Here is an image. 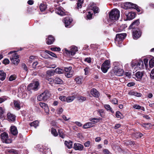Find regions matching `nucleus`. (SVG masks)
<instances>
[{
    "instance_id": "nucleus-1",
    "label": "nucleus",
    "mask_w": 154,
    "mask_h": 154,
    "mask_svg": "<svg viewBox=\"0 0 154 154\" xmlns=\"http://www.w3.org/2000/svg\"><path fill=\"white\" fill-rule=\"evenodd\" d=\"M131 67L134 68L136 71L142 69L144 68L143 61L141 60L138 61L133 60L131 62Z\"/></svg>"
},
{
    "instance_id": "nucleus-2",
    "label": "nucleus",
    "mask_w": 154,
    "mask_h": 154,
    "mask_svg": "<svg viewBox=\"0 0 154 154\" xmlns=\"http://www.w3.org/2000/svg\"><path fill=\"white\" fill-rule=\"evenodd\" d=\"M78 51V48L74 46H71L69 50L66 48L63 50L64 54L68 57H70L75 55Z\"/></svg>"
},
{
    "instance_id": "nucleus-3",
    "label": "nucleus",
    "mask_w": 154,
    "mask_h": 154,
    "mask_svg": "<svg viewBox=\"0 0 154 154\" xmlns=\"http://www.w3.org/2000/svg\"><path fill=\"white\" fill-rule=\"evenodd\" d=\"M16 52V51H11L8 53V55L12 54L11 56L10 57V59L12 63L15 65H17L20 62L19 59V56L15 53Z\"/></svg>"
},
{
    "instance_id": "nucleus-4",
    "label": "nucleus",
    "mask_w": 154,
    "mask_h": 154,
    "mask_svg": "<svg viewBox=\"0 0 154 154\" xmlns=\"http://www.w3.org/2000/svg\"><path fill=\"white\" fill-rule=\"evenodd\" d=\"M113 64L114 66V70L115 74L118 76L122 75L124 71L121 68V65L117 62H114Z\"/></svg>"
},
{
    "instance_id": "nucleus-5",
    "label": "nucleus",
    "mask_w": 154,
    "mask_h": 154,
    "mask_svg": "<svg viewBox=\"0 0 154 154\" xmlns=\"http://www.w3.org/2000/svg\"><path fill=\"white\" fill-rule=\"evenodd\" d=\"M109 18L111 20L114 21L117 20L120 17L119 11L117 9H114L110 12Z\"/></svg>"
},
{
    "instance_id": "nucleus-6",
    "label": "nucleus",
    "mask_w": 154,
    "mask_h": 154,
    "mask_svg": "<svg viewBox=\"0 0 154 154\" xmlns=\"http://www.w3.org/2000/svg\"><path fill=\"white\" fill-rule=\"evenodd\" d=\"M126 36V34L125 33L116 34L115 42L118 46L120 47L122 46V40L125 38Z\"/></svg>"
},
{
    "instance_id": "nucleus-7",
    "label": "nucleus",
    "mask_w": 154,
    "mask_h": 154,
    "mask_svg": "<svg viewBox=\"0 0 154 154\" xmlns=\"http://www.w3.org/2000/svg\"><path fill=\"white\" fill-rule=\"evenodd\" d=\"M50 96L51 94L49 91L46 90L38 96L37 99L39 101L46 100L50 97Z\"/></svg>"
},
{
    "instance_id": "nucleus-8",
    "label": "nucleus",
    "mask_w": 154,
    "mask_h": 154,
    "mask_svg": "<svg viewBox=\"0 0 154 154\" xmlns=\"http://www.w3.org/2000/svg\"><path fill=\"white\" fill-rule=\"evenodd\" d=\"M1 139L2 142L5 143H10L12 142V140L9 137L8 134L5 132L1 134Z\"/></svg>"
},
{
    "instance_id": "nucleus-9",
    "label": "nucleus",
    "mask_w": 154,
    "mask_h": 154,
    "mask_svg": "<svg viewBox=\"0 0 154 154\" xmlns=\"http://www.w3.org/2000/svg\"><path fill=\"white\" fill-rule=\"evenodd\" d=\"M39 85V83L38 82H33L28 85L27 87V89L29 91H37L38 89Z\"/></svg>"
},
{
    "instance_id": "nucleus-10",
    "label": "nucleus",
    "mask_w": 154,
    "mask_h": 154,
    "mask_svg": "<svg viewBox=\"0 0 154 154\" xmlns=\"http://www.w3.org/2000/svg\"><path fill=\"white\" fill-rule=\"evenodd\" d=\"M110 67V62L108 60L105 61L101 67L102 71L104 73L106 72L108 69Z\"/></svg>"
},
{
    "instance_id": "nucleus-11",
    "label": "nucleus",
    "mask_w": 154,
    "mask_h": 154,
    "mask_svg": "<svg viewBox=\"0 0 154 154\" xmlns=\"http://www.w3.org/2000/svg\"><path fill=\"white\" fill-rule=\"evenodd\" d=\"M132 30L133 38L134 39H137L141 36V32L138 29H133Z\"/></svg>"
},
{
    "instance_id": "nucleus-12",
    "label": "nucleus",
    "mask_w": 154,
    "mask_h": 154,
    "mask_svg": "<svg viewBox=\"0 0 154 154\" xmlns=\"http://www.w3.org/2000/svg\"><path fill=\"white\" fill-rule=\"evenodd\" d=\"M144 73L143 72L138 71L133 75V78H134L137 81H140L141 80L143 76Z\"/></svg>"
},
{
    "instance_id": "nucleus-13",
    "label": "nucleus",
    "mask_w": 154,
    "mask_h": 154,
    "mask_svg": "<svg viewBox=\"0 0 154 154\" xmlns=\"http://www.w3.org/2000/svg\"><path fill=\"white\" fill-rule=\"evenodd\" d=\"M72 21V18L69 16L65 18L63 20L66 27H70Z\"/></svg>"
},
{
    "instance_id": "nucleus-14",
    "label": "nucleus",
    "mask_w": 154,
    "mask_h": 154,
    "mask_svg": "<svg viewBox=\"0 0 154 154\" xmlns=\"http://www.w3.org/2000/svg\"><path fill=\"white\" fill-rule=\"evenodd\" d=\"M124 6L125 9L133 8H136L137 5L130 2H126L124 4Z\"/></svg>"
},
{
    "instance_id": "nucleus-15",
    "label": "nucleus",
    "mask_w": 154,
    "mask_h": 154,
    "mask_svg": "<svg viewBox=\"0 0 154 154\" xmlns=\"http://www.w3.org/2000/svg\"><path fill=\"white\" fill-rule=\"evenodd\" d=\"M56 13L60 16H64L65 15L64 9L61 7H59L57 8L55 10Z\"/></svg>"
},
{
    "instance_id": "nucleus-16",
    "label": "nucleus",
    "mask_w": 154,
    "mask_h": 154,
    "mask_svg": "<svg viewBox=\"0 0 154 154\" xmlns=\"http://www.w3.org/2000/svg\"><path fill=\"white\" fill-rule=\"evenodd\" d=\"M135 13L134 12H131L128 14L126 13V15L127 17V19L129 20H132L134 19L135 17Z\"/></svg>"
},
{
    "instance_id": "nucleus-17",
    "label": "nucleus",
    "mask_w": 154,
    "mask_h": 154,
    "mask_svg": "<svg viewBox=\"0 0 154 154\" xmlns=\"http://www.w3.org/2000/svg\"><path fill=\"white\" fill-rule=\"evenodd\" d=\"M39 105L42 108L44 109L46 113L47 114L48 113L49 110L47 104L41 102L39 103Z\"/></svg>"
},
{
    "instance_id": "nucleus-18",
    "label": "nucleus",
    "mask_w": 154,
    "mask_h": 154,
    "mask_svg": "<svg viewBox=\"0 0 154 154\" xmlns=\"http://www.w3.org/2000/svg\"><path fill=\"white\" fill-rule=\"evenodd\" d=\"M74 148L75 150H82L83 149V146L79 143H75L74 144Z\"/></svg>"
},
{
    "instance_id": "nucleus-19",
    "label": "nucleus",
    "mask_w": 154,
    "mask_h": 154,
    "mask_svg": "<svg viewBox=\"0 0 154 154\" xmlns=\"http://www.w3.org/2000/svg\"><path fill=\"white\" fill-rule=\"evenodd\" d=\"M7 118L9 121H15L16 116L13 114L10 113H8L7 114Z\"/></svg>"
},
{
    "instance_id": "nucleus-20",
    "label": "nucleus",
    "mask_w": 154,
    "mask_h": 154,
    "mask_svg": "<svg viewBox=\"0 0 154 154\" xmlns=\"http://www.w3.org/2000/svg\"><path fill=\"white\" fill-rule=\"evenodd\" d=\"M54 37L52 35H49L48 39H46L47 44L49 45L52 44L54 42Z\"/></svg>"
},
{
    "instance_id": "nucleus-21",
    "label": "nucleus",
    "mask_w": 154,
    "mask_h": 154,
    "mask_svg": "<svg viewBox=\"0 0 154 154\" xmlns=\"http://www.w3.org/2000/svg\"><path fill=\"white\" fill-rule=\"evenodd\" d=\"M91 94L93 96L96 97H98L99 95V92L95 88H93L91 90Z\"/></svg>"
},
{
    "instance_id": "nucleus-22",
    "label": "nucleus",
    "mask_w": 154,
    "mask_h": 154,
    "mask_svg": "<svg viewBox=\"0 0 154 154\" xmlns=\"http://www.w3.org/2000/svg\"><path fill=\"white\" fill-rule=\"evenodd\" d=\"M94 123L92 122H88L85 123L83 126V128L85 129L94 126Z\"/></svg>"
},
{
    "instance_id": "nucleus-23",
    "label": "nucleus",
    "mask_w": 154,
    "mask_h": 154,
    "mask_svg": "<svg viewBox=\"0 0 154 154\" xmlns=\"http://www.w3.org/2000/svg\"><path fill=\"white\" fill-rule=\"evenodd\" d=\"M140 23L139 20H137L134 21L129 27V29H131V28L134 29L135 26H137Z\"/></svg>"
},
{
    "instance_id": "nucleus-24",
    "label": "nucleus",
    "mask_w": 154,
    "mask_h": 154,
    "mask_svg": "<svg viewBox=\"0 0 154 154\" xmlns=\"http://www.w3.org/2000/svg\"><path fill=\"white\" fill-rule=\"evenodd\" d=\"M11 133L14 135H17L18 133L17 128L14 126H12L11 127Z\"/></svg>"
},
{
    "instance_id": "nucleus-25",
    "label": "nucleus",
    "mask_w": 154,
    "mask_h": 154,
    "mask_svg": "<svg viewBox=\"0 0 154 154\" xmlns=\"http://www.w3.org/2000/svg\"><path fill=\"white\" fill-rule=\"evenodd\" d=\"M54 82L57 84H61L63 83V81L60 78L56 77L54 79Z\"/></svg>"
},
{
    "instance_id": "nucleus-26",
    "label": "nucleus",
    "mask_w": 154,
    "mask_h": 154,
    "mask_svg": "<svg viewBox=\"0 0 154 154\" xmlns=\"http://www.w3.org/2000/svg\"><path fill=\"white\" fill-rule=\"evenodd\" d=\"M6 77V73L3 71L0 70V79L1 81L5 80Z\"/></svg>"
},
{
    "instance_id": "nucleus-27",
    "label": "nucleus",
    "mask_w": 154,
    "mask_h": 154,
    "mask_svg": "<svg viewBox=\"0 0 154 154\" xmlns=\"http://www.w3.org/2000/svg\"><path fill=\"white\" fill-rule=\"evenodd\" d=\"M75 98V97L74 96H69L66 97V102L67 103H70Z\"/></svg>"
},
{
    "instance_id": "nucleus-28",
    "label": "nucleus",
    "mask_w": 154,
    "mask_h": 154,
    "mask_svg": "<svg viewBox=\"0 0 154 154\" xmlns=\"http://www.w3.org/2000/svg\"><path fill=\"white\" fill-rule=\"evenodd\" d=\"M14 105L15 108L19 110L20 108V102L17 101H14Z\"/></svg>"
},
{
    "instance_id": "nucleus-29",
    "label": "nucleus",
    "mask_w": 154,
    "mask_h": 154,
    "mask_svg": "<svg viewBox=\"0 0 154 154\" xmlns=\"http://www.w3.org/2000/svg\"><path fill=\"white\" fill-rule=\"evenodd\" d=\"M83 78L82 76H78L75 79V81L77 84H81L82 83V81Z\"/></svg>"
},
{
    "instance_id": "nucleus-30",
    "label": "nucleus",
    "mask_w": 154,
    "mask_h": 154,
    "mask_svg": "<svg viewBox=\"0 0 154 154\" xmlns=\"http://www.w3.org/2000/svg\"><path fill=\"white\" fill-rule=\"evenodd\" d=\"M124 29L123 27L122 26H117L113 28V30L116 32H119L122 31Z\"/></svg>"
},
{
    "instance_id": "nucleus-31",
    "label": "nucleus",
    "mask_w": 154,
    "mask_h": 154,
    "mask_svg": "<svg viewBox=\"0 0 154 154\" xmlns=\"http://www.w3.org/2000/svg\"><path fill=\"white\" fill-rule=\"evenodd\" d=\"M64 144L69 149L71 148L72 147V143L71 141L69 140V141H65Z\"/></svg>"
},
{
    "instance_id": "nucleus-32",
    "label": "nucleus",
    "mask_w": 154,
    "mask_h": 154,
    "mask_svg": "<svg viewBox=\"0 0 154 154\" xmlns=\"http://www.w3.org/2000/svg\"><path fill=\"white\" fill-rule=\"evenodd\" d=\"M58 133L60 137L62 138H63L65 137V132L62 129L59 130Z\"/></svg>"
},
{
    "instance_id": "nucleus-33",
    "label": "nucleus",
    "mask_w": 154,
    "mask_h": 154,
    "mask_svg": "<svg viewBox=\"0 0 154 154\" xmlns=\"http://www.w3.org/2000/svg\"><path fill=\"white\" fill-rule=\"evenodd\" d=\"M83 0H78L77 3V8L78 9H79L81 8L82 7V5L83 3Z\"/></svg>"
},
{
    "instance_id": "nucleus-34",
    "label": "nucleus",
    "mask_w": 154,
    "mask_h": 154,
    "mask_svg": "<svg viewBox=\"0 0 154 154\" xmlns=\"http://www.w3.org/2000/svg\"><path fill=\"white\" fill-rule=\"evenodd\" d=\"M54 71L55 73L58 74H62L64 72L63 69L59 68H56Z\"/></svg>"
},
{
    "instance_id": "nucleus-35",
    "label": "nucleus",
    "mask_w": 154,
    "mask_h": 154,
    "mask_svg": "<svg viewBox=\"0 0 154 154\" xmlns=\"http://www.w3.org/2000/svg\"><path fill=\"white\" fill-rule=\"evenodd\" d=\"M54 71L52 69H50L46 71L47 74L49 76H51L54 75Z\"/></svg>"
},
{
    "instance_id": "nucleus-36",
    "label": "nucleus",
    "mask_w": 154,
    "mask_h": 154,
    "mask_svg": "<svg viewBox=\"0 0 154 154\" xmlns=\"http://www.w3.org/2000/svg\"><path fill=\"white\" fill-rule=\"evenodd\" d=\"M39 122L38 121H35L33 122H31L30 125L31 126L34 127L36 128L38 125Z\"/></svg>"
},
{
    "instance_id": "nucleus-37",
    "label": "nucleus",
    "mask_w": 154,
    "mask_h": 154,
    "mask_svg": "<svg viewBox=\"0 0 154 154\" xmlns=\"http://www.w3.org/2000/svg\"><path fill=\"white\" fill-rule=\"evenodd\" d=\"M91 9L93 11L94 14L98 13L99 11V8L96 6H94L93 7H91Z\"/></svg>"
},
{
    "instance_id": "nucleus-38",
    "label": "nucleus",
    "mask_w": 154,
    "mask_h": 154,
    "mask_svg": "<svg viewBox=\"0 0 154 154\" xmlns=\"http://www.w3.org/2000/svg\"><path fill=\"white\" fill-rule=\"evenodd\" d=\"M149 64L150 68H152L154 66V57H153L149 60Z\"/></svg>"
},
{
    "instance_id": "nucleus-39",
    "label": "nucleus",
    "mask_w": 154,
    "mask_h": 154,
    "mask_svg": "<svg viewBox=\"0 0 154 154\" xmlns=\"http://www.w3.org/2000/svg\"><path fill=\"white\" fill-rule=\"evenodd\" d=\"M51 133L54 136L56 137L58 135V133L56 129L53 128H51Z\"/></svg>"
},
{
    "instance_id": "nucleus-40",
    "label": "nucleus",
    "mask_w": 154,
    "mask_h": 154,
    "mask_svg": "<svg viewBox=\"0 0 154 154\" xmlns=\"http://www.w3.org/2000/svg\"><path fill=\"white\" fill-rule=\"evenodd\" d=\"M133 135L136 138H138L141 137L143 136V134L140 132H136L134 133Z\"/></svg>"
},
{
    "instance_id": "nucleus-41",
    "label": "nucleus",
    "mask_w": 154,
    "mask_h": 154,
    "mask_svg": "<svg viewBox=\"0 0 154 154\" xmlns=\"http://www.w3.org/2000/svg\"><path fill=\"white\" fill-rule=\"evenodd\" d=\"M40 8L41 11H43L46 9V5L45 4L42 3L40 5Z\"/></svg>"
},
{
    "instance_id": "nucleus-42",
    "label": "nucleus",
    "mask_w": 154,
    "mask_h": 154,
    "mask_svg": "<svg viewBox=\"0 0 154 154\" xmlns=\"http://www.w3.org/2000/svg\"><path fill=\"white\" fill-rule=\"evenodd\" d=\"M104 107L107 110L110 111L112 113L113 112V111H112L109 105L108 104H104Z\"/></svg>"
},
{
    "instance_id": "nucleus-43",
    "label": "nucleus",
    "mask_w": 154,
    "mask_h": 154,
    "mask_svg": "<svg viewBox=\"0 0 154 154\" xmlns=\"http://www.w3.org/2000/svg\"><path fill=\"white\" fill-rule=\"evenodd\" d=\"M73 72L72 71H70V72H67L65 73V75L66 77L68 78L71 77L73 75Z\"/></svg>"
},
{
    "instance_id": "nucleus-44",
    "label": "nucleus",
    "mask_w": 154,
    "mask_h": 154,
    "mask_svg": "<svg viewBox=\"0 0 154 154\" xmlns=\"http://www.w3.org/2000/svg\"><path fill=\"white\" fill-rule=\"evenodd\" d=\"M78 100L81 102H82L86 100V98L83 96H79L77 97Z\"/></svg>"
},
{
    "instance_id": "nucleus-45",
    "label": "nucleus",
    "mask_w": 154,
    "mask_h": 154,
    "mask_svg": "<svg viewBox=\"0 0 154 154\" xmlns=\"http://www.w3.org/2000/svg\"><path fill=\"white\" fill-rule=\"evenodd\" d=\"M148 60L147 58H145L143 60V63H144V64L145 65V67L146 69H147V68L148 67Z\"/></svg>"
},
{
    "instance_id": "nucleus-46",
    "label": "nucleus",
    "mask_w": 154,
    "mask_h": 154,
    "mask_svg": "<svg viewBox=\"0 0 154 154\" xmlns=\"http://www.w3.org/2000/svg\"><path fill=\"white\" fill-rule=\"evenodd\" d=\"M16 76L15 75H11L9 78V81H13L16 79Z\"/></svg>"
},
{
    "instance_id": "nucleus-47",
    "label": "nucleus",
    "mask_w": 154,
    "mask_h": 154,
    "mask_svg": "<svg viewBox=\"0 0 154 154\" xmlns=\"http://www.w3.org/2000/svg\"><path fill=\"white\" fill-rule=\"evenodd\" d=\"M45 52L49 54L51 56L53 57H57V56L54 53L52 52H51L49 51H46Z\"/></svg>"
},
{
    "instance_id": "nucleus-48",
    "label": "nucleus",
    "mask_w": 154,
    "mask_h": 154,
    "mask_svg": "<svg viewBox=\"0 0 154 154\" xmlns=\"http://www.w3.org/2000/svg\"><path fill=\"white\" fill-rule=\"evenodd\" d=\"M7 151L8 152H12L14 154H17L18 153L17 151L14 149H8L7 150Z\"/></svg>"
},
{
    "instance_id": "nucleus-49",
    "label": "nucleus",
    "mask_w": 154,
    "mask_h": 154,
    "mask_svg": "<svg viewBox=\"0 0 154 154\" xmlns=\"http://www.w3.org/2000/svg\"><path fill=\"white\" fill-rule=\"evenodd\" d=\"M72 69V67L71 66H69L65 67L64 68V70L66 72L65 73L70 72V71H72L71 70Z\"/></svg>"
},
{
    "instance_id": "nucleus-50",
    "label": "nucleus",
    "mask_w": 154,
    "mask_h": 154,
    "mask_svg": "<svg viewBox=\"0 0 154 154\" xmlns=\"http://www.w3.org/2000/svg\"><path fill=\"white\" fill-rule=\"evenodd\" d=\"M63 109L62 107H60L58 108L57 109V112L58 114H60L62 113Z\"/></svg>"
},
{
    "instance_id": "nucleus-51",
    "label": "nucleus",
    "mask_w": 154,
    "mask_h": 154,
    "mask_svg": "<svg viewBox=\"0 0 154 154\" xmlns=\"http://www.w3.org/2000/svg\"><path fill=\"white\" fill-rule=\"evenodd\" d=\"M116 117L117 118L121 119L122 114L119 111H117L116 112Z\"/></svg>"
},
{
    "instance_id": "nucleus-52",
    "label": "nucleus",
    "mask_w": 154,
    "mask_h": 154,
    "mask_svg": "<svg viewBox=\"0 0 154 154\" xmlns=\"http://www.w3.org/2000/svg\"><path fill=\"white\" fill-rule=\"evenodd\" d=\"M44 152L45 154H51L50 149H44Z\"/></svg>"
},
{
    "instance_id": "nucleus-53",
    "label": "nucleus",
    "mask_w": 154,
    "mask_h": 154,
    "mask_svg": "<svg viewBox=\"0 0 154 154\" xmlns=\"http://www.w3.org/2000/svg\"><path fill=\"white\" fill-rule=\"evenodd\" d=\"M89 120L94 123H97L98 122V119L96 118L90 119H89Z\"/></svg>"
},
{
    "instance_id": "nucleus-54",
    "label": "nucleus",
    "mask_w": 154,
    "mask_h": 154,
    "mask_svg": "<svg viewBox=\"0 0 154 154\" xmlns=\"http://www.w3.org/2000/svg\"><path fill=\"white\" fill-rule=\"evenodd\" d=\"M92 17V14L90 11L88 12V14H87V18L88 19H91Z\"/></svg>"
},
{
    "instance_id": "nucleus-55",
    "label": "nucleus",
    "mask_w": 154,
    "mask_h": 154,
    "mask_svg": "<svg viewBox=\"0 0 154 154\" xmlns=\"http://www.w3.org/2000/svg\"><path fill=\"white\" fill-rule=\"evenodd\" d=\"M51 50L54 51H60V50L59 48L58 47H53L51 48Z\"/></svg>"
},
{
    "instance_id": "nucleus-56",
    "label": "nucleus",
    "mask_w": 154,
    "mask_h": 154,
    "mask_svg": "<svg viewBox=\"0 0 154 154\" xmlns=\"http://www.w3.org/2000/svg\"><path fill=\"white\" fill-rule=\"evenodd\" d=\"M59 99L62 101H66V96H61L59 97Z\"/></svg>"
},
{
    "instance_id": "nucleus-57",
    "label": "nucleus",
    "mask_w": 154,
    "mask_h": 154,
    "mask_svg": "<svg viewBox=\"0 0 154 154\" xmlns=\"http://www.w3.org/2000/svg\"><path fill=\"white\" fill-rule=\"evenodd\" d=\"M150 75L152 79H154V68L151 71Z\"/></svg>"
},
{
    "instance_id": "nucleus-58",
    "label": "nucleus",
    "mask_w": 154,
    "mask_h": 154,
    "mask_svg": "<svg viewBox=\"0 0 154 154\" xmlns=\"http://www.w3.org/2000/svg\"><path fill=\"white\" fill-rule=\"evenodd\" d=\"M135 85V83L134 82H130L128 83L127 85L128 87H131L134 85Z\"/></svg>"
},
{
    "instance_id": "nucleus-59",
    "label": "nucleus",
    "mask_w": 154,
    "mask_h": 154,
    "mask_svg": "<svg viewBox=\"0 0 154 154\" xmlns=\"http://www.w3.org/2000/svg\"><path fill=\"white\" fill-rule=\"evenodd\" d=\"M112 102L113 104H116L117 103L118 100L116 98H114L112 99Z\"/></svg>"
},
{
    "instance_id": "nucleus-60",
    "label": "nucleus",
    "mask_w": 154,
    "mask_h": 154,
    "mask_svg": "<svg viewBox=\"0 0 154 154\" xmlns=\"http://www.w3.org/2000/svg\"><path fill=\"white\" fill-rule=\"evenodd\" d=\"M9 60L8 59H5L3 61V63L5 64H8L9 63Z\"/></svg>"
},
{
    "instance_id": "nucleus-61",
    "label": "nucleus",
    "mask_w": 154,
    "mask_h": 154,
    "mask_svg": "<svg viewBox=\"0 0 154 154\" xmlns=\"http://www.w3.org/2000/svg\"><path fill=\"white\" fill-rule=\"evenodd\" d=\"M103 152L104 154H109L110 153L109 151L107 149H103Z\"/></svg>"
},
{
    "instance_id": "nucleus-62",
    "label": "nucleus",
    "mask_w": 154,
    "mask_h": 154,
    "mask_svg": "<svg viewBox=\"0 0 154 154\" xmlns=\"http://www.w3.org/2000/svg\"><path fill=\"white\" fill-rule=\"evenodd\" d=\"M85 61L88 63H90L91 62V59L90 57H87L85 58Z\"/></svg>"
},
{
    "instance_id": "nucleus-63",
    "label": "nucleus",
    "mask_w": 154,
    "mask_h": 154,
    "mask_svg": "<svg viewBox=\"0 0 154 154\" xmlns=\"http://www.w3.org/2000/svg\"><path fill=\"white\" fill-rule=\"evenodd\" d=\"M142 125L144 127L148 128L149 126L150 127V124L149 123L143 124Z\"/></svg>"
},
{
    "instance_id": "nucleus-64",
    "label": "nucleus",
    "mask_w": 154,
    "mask_h": 154,
    "mask_svg": "<svg viewBox=\"0 0 154 154\" xmlns=\"http://www.w3.org/2000/svg\"><path fill=\"white\" fill-rule=\"evenodd\" d=\"M62 117L63 119L66 121H68L70 119V118H67L65 115H63L62 116Z\"/></svg>"
}]
</instances>
